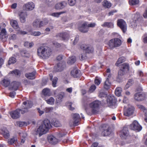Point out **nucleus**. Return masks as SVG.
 <instances>
[{
  "mask_svg": "<svg viewBox=\"0 0 147 147\" xmlns=\"http://www.w3.org/2000/svg\"><path fill=\"white\" fill-rule=\"evenodd\" d=\"M134 110V108L133 107L129 106L127 109H124V115L127 116H131L133 114Z\"/></svg>",
  "mask_w": 147,
  "mask_h": 147,
  "instance_id": "2eb2a0df",
  "label": "nucleus"
},
{
  "mask_svg": "<svg viewBox=\"0 0 147 147\" xmlns=\"http://www.w3.org/2000/svg\"><path fill=\"white\" fill-rule=\"evenodd\" d=\"M107 101L109 106H111L116 103L117 100L114 96L111 95L107 97Z\"/></svg>",
  "mask_w": 147,
  "mask_h": 147,
  "instance_id": "4468645a",
  "label": "nucleus"
},
{
  "mask_svg": "<svg viewBox=\"0 0 147 147\" xmlns=\"http://www.w3.org/2000/svg\"><path fill=\"white\" fill-rule=\"evenodd\" d=\"M64 96V93L63 92H61L57 96V98L61 100L63 97Z\"/></svg>",
  "mask_w": 147,
  "mask_h": 147,
  "instance_id": "864d4df0",
  "label": "nucleus"
},
{
  "mask_svg": "<svg viewBox=\"0 0 147 147\" xmlns=\"http://www.w3.org/2000/svg\"><path fill=\"white\" fill-rule=\"evenodd\" d=\"M16 95V93L14 91L11 92L10 93L9 96L12 98H13Z\"/></svg>",
  "mask_w": 147,
  "mask_h": 147,
  "instance_id": "052dcab7",
  "label": "nucleus"
},
{
  "mask_svg": "<svg viewBox=\"0 0 147 147\" xmlns=\"http://www.w3.org/2000/svg\"><path fill=\"white\" fill-rule=\"evenodd\" d=\"M122 44L121 40L118 38H115L111 39L108 42L107 45L111 49L119 47Z\"/></svg>",
  "mask_w": 147,
  "mask_h": 147,
  "instance_id": "20e7f679",
  "label": "nucleus"
},
{
  "mask_svg": "<svg viewBox=\"0 0 147 147\" xmlns=\"http://www.w3.org/2000/svg\"><path fill=\"white\" fill-rule=\"evenodd\" d=\"M72 117L73 120L70 121V125L71 126H75L78 125L80 119L79 115L77 113H74L72 115Z\"/></svg>",
  "mask_w": 147,
  "mask_h": 147,
  "instance_id": "423d86ee",
  "label": "nucleus"
},
{
  "mask_svg": "<svg viewBox=\"0 0 147 147\" xmlns=\"http://www.w3.org/2000/svg\"><path fill=\"white\" fill-rule=\"evenodd\" d=\"M117 24L122 31L123 33L126 32L127 30V24L122 19H119L117 20Z\"/></svg>",
  "mask_w": 147,
  "mask_h": 147,
  "instance_id": "1a4fd4ad",
  "label": "nucleus"
},
{
  "mask_svg": "<svg viewBox=\"0 0 147 147\" xmlns=\"http://www.w3.org/2000/svg\"><path fill=\"white\" fill-rule=\"evenodd\" d=\"M10 23L12 27L17 30H19L20 29L18 24L16 20H12L11 21Z\"/></svg>",
  "mask_w": 147,
  "mask_h": 147,
  "instance_id": "cd10ccee",
  "label": "nucleus"
},
{
  "mask_svg": "<svg viewBox=\"0 0 147 147\" xmlns=\"http://www.w3.org/2000/svg\"><path fill=\"white\" fill-rule=\"evenodd\" d=\"M2 37L1 39L3 41H5L6 40L7 38L5 29H3L2 30Z\"/></svg>",
  "mask_w": 147,
  "mask_h": 147,
  "instance_id": "2f4dec72",
  "label": "nucleus"
},
{
  "mask_svg": "<svg viewBox=\"0 0 147 147\" xmlns=\"http://www.w3.org/2000/svg\"><path fill=\"white\" fill-rule=\"evenodd\" d=\"M125 60V58L123 57H122L119 58L117 61L115 63L116 66H118L119 64L124 62Z\"/></svg>",
  "mask_w": 147,
  "mask_h": 147,
  "instance_id": "e433bc0d",
  "label": "nucleus"
},
{
  "mask_svg": "<svg viewBox=\"0 0 147 147\" xmlns=\"http://www.w3.org/2000/svg\"><path fill=\"white\" fill-rule=\"evenodd\" d=\"M53 124L55 127H59L61 126L60 123L58 120H56L53 123Z\"/></svg>",
  "mask_w": 147,
  "mask_h": 147,
  "instance_id": "49530a36",
  "label": "nucleus"
},
{
  "mask_svg": "<svg viewBox=\"0 0 147 147\" xmlns=\"http://www.w3.org/2000/svg\"><path fill=\"white\" fill-rule=\"evenodd\" d=\"M38 55L43 59H47L51 54V49L49 47L44 46H40L37 49Z\"/></svg>",
  "mask_w": 147,
  "mask_h": 147,
  "instance_id": "f03ea898",
  "label": "nucleus"
},
{
  "mask_svg": "<svg viewBox=\"0 0 147 147\" xmlns=\"http://www.w3.org/2000/svg\"><path fill=\"white\" fill-rule=\"evenodd\" d=\"M71 76L74 78H77L79 77L80 76L78 71L77 69H73L71 71Z\"/></svg>",
  "mask_w": 147,
  "mask_h": 147,
  "instance_id": "a878e982",
  "label": "nucleus"
},
{
  "mask_svg": "<svg viewBox=\"0 0 147 147\" xmlns=\"http://www.w3.org/2000/svg\"><path fill=\"white\" fill-rule=\"evenodd\" d=\"M45 101L47 104L53 105L54 104L55 99L53 97H51L49 99L46 100Z\"/></svg>",
  "mask_w": 147,
  "mask_h": 147,
  "instance_id": "4c0bfd02",
  "label": "nucleus"
},
{
  "mask_svg": "<svg viewBox=\"0 0 147 147\" xmlns=\"http://www.w3.org/2000/svg\"><path fill=\"white\" fill-rule=\"evenodd\" d=\"M72 89L73 88L72 87L68 88L66 89V91L69 93H71L72 92Z\"/></svg>",
  "mask_w": 147,
  "mask_h": 147,
  "instance_id": "e2e57ef3",
  "label": "nucleus"
},
{
  "mask_svg": "<svg viewBox=\"0 0 147 147\" xmlns=\"http://www.w3.org/2000/svg\"><path fill=\"white\" fill-rule=\"evenodd\" d=\"M65 13V11L61 12H59L53 13L51 14V16L56 17H59V16L61 14Z\"/></svg>",
  "mask_w": 147,
  "mask_h": 147,
  "instance_id": "79ce46f5",
  "label": "nucleus"
},
{
  "mask_svg": "<svg viewBox=\"0 0 147 147\" xmlns=\"http://www.w3.org/2000/svg\"><path fill=\"white\" fill-rule=\"evenodd\" d=\"M17 36L16 34H11L9 37V39L10 40H14L17 38Z\"/></svg>",
  "mask_w": 147,
  "mask_h": 147,
  "instance_id": "c03bdc74",
  "label": "nucleus"
},
{
  "mask_svg": "<svg viewBox=\"0 0 147 147\" xmlns=\"http://www.w3.org/2000/svg\"><path fill=\"white\" fill-rule=\"evenodd\" d=\"M143 38V42L144 43H147V34H145L142 36Z\"/></svg>",
  "mask_w": 147,
  "mask_h": 147,
  "instance_id": "13d9d810",
  "label": "nucleus"
},
{
  "mask_svg": "<svg viewBox=\"0 0 147 147\" xmlns=\"http://www.w3.org/2000/svg\"><path fill=\"white\" fill-rule=\"evenodd\" d=\"M35 72L34 71L31 73H26L25 75V77L28 79L30 80H33L35 78Z\"/></svg>",
  "mask_w": 147,
  "mask_h": 147,
  "instance_id": "393cba45",
  "label": "nucleus"
},
{
  "mask_svg": "<svg viewBox=\"0 0 147 147\" xmlns=\"http://www.w3.org/2000/svg\"><path fill=\"white\" fill-rule=\"evenodd\" d=\"M80 47L81 49L85 51L86 53H92L94 51L93 48L90 46H88L85 44H83L81 45Z\"/></svg>",
  "mask_w": 147,
  "mask_h": 147,
  "instance_id": "f8f14e48",
  "label": "nucleus"
},
{
  "mask_svg": "<svg viewBox=\"0 0 147 147\" xmlns=\"http://www.w3.org/2000/svg\"><path fill=\"white\" fill-rule=\"evenodd\" d=\"M76 58L75 56H72L69 57L67 61V63L69 64H72L74 63L76 61Z\"/></svg>",
  "mask_w": 147,
  "mask_h": 147,
  "instance_id": "473e14b6",
  "label": "nucleus"
},
{
  "mask_svg": "<svg viewBox=\"0 0 147 147\" xmlns=\"http://www.w3.org/2000/svg\"><path fill=\"white\" fill-rule=\"evenodd\" d=\"M22 55L25 57H28L29 56V55L27 53V52L26 51H22L21 53Z\"/></svg>",
  "mask_w": 147,
  "mask_h": 147,
  "instance_id": "bf43d9fd",
  "label": "nucleus"
},
{
  "mask_svg": "<svg viewBox=\"0 0 147 147\" xmlns=\"http://www.w3.org/2000/svg\"><path fill=\"white\" fill-rule=\"evenodd\" d=\"M79 40V37L78 36H76L74 40V42L73 43V44L74 45H75L77 43V42Z\"/></svg>",
  "mask_w": 147,
  "mask_h": 147,
  "instance_id": "680f3d73",
  "label": "nucleus"
},
{
  "mask_svg": "<svg viewBox=\"0 0 147 147\" xmlns=\"http://www.w3.org/2000/svg\"><path fill=\"white\" fill-rule=\"evenodd\" d=\"M134 83L132 79H130L127 82V83L129 84V85L131 86L132 84L133 83Z\"/></svg>",
  "mask_w": 147,
  "mask_h": 147,
  "instance_id": "69168bd1",
  "label": "nucleus"
},
{
  "mask_svg": "<svg viewBox=\"0 0 147 147\" xmlns=\"http://www.w3.org/2000/svg\"><path fill=\"white\" fill-rule=\"evenodd\" d=\"M37 110L38 111V113H39L40 116H41L44 113V111L40 110L39 108H38Z\"/></svg>",
  "mask_w": 147,
  "mask_h": 147,
  "instance_id": "338daca9",
  "label": "nucleus"
},
{
  "mask_svg": "<svg viewBox=\"0 0 147 147\" xmlns=\"http://www.w3.org/2000/svg\"><path fill=\"white\" fill-rule=\"evenodd\" d=\"M65 66V63L60 62L58 63L56 68V71H61L64 69Z\"/></svg>",
  "mask_w": 147,
  "mask_h": 147,
  "instance_id": "4be33fe9",
  "label": "nucleus"
},
{
  "mask_svg": "<svg viewBox=\"0 0 147 147\" xmlns=\"http://www.w3.org/2000/svg\"><path fill=\"white\" fill-rule=\"evenodd\" d=\"M33 104L31 101H27L23 102L22 106V109H18L16 110L12 111L10 113L11 117L13 119H17L20 116V113L24 114L28 111V109L32 106Z\"/></svg>",
  "mask_w": 147,
  "mask_h": 147,
  "instance_id": "f257e3e1",
  "label": "nucleus"
},
{
  "mask_svg": "<svg viewBox=\"0 0 147 147\" xmlns=\"http://www.w3.org/2000/svg\"><path fill=\"white\" fill-rule=\"evenodd\" d=\"M68 3L70 6H73L76 3V0H68Z\"/></svg>",
  "mask_w": 147,
  "mask_h": 147,
  "instance_id": "09e8293b",
  "label": "nucleus"
},
{
  "mask_svg": "<svg viewBox=\"0 0 147 147\" xmlns=\"http://www.w3.org/2000/svg\"><path fill=\"white\" fill-rule=\"evenodd\" d=\"M48 23L47 20L40 21V20H35L33 23V26L34 28H40L47 24Z\"/></svg>",
  "mask_w": 147,
  "mask_h": 147,
  "instance_id": "0eeeda50",
  "label": "nucleus"
},
{
  "mask_svg": "<svg viewBox=\"0 0 147 147\" xmlns=\"http://www.w3.org/2000/svg\"><path fill=\"white\" fill-rule=\"evenodd\" d=\"M10 84V81L7 79H4L3 80V85L5 87H7Z\"/></svg>",
  "mask_w": 147,
  "mask_h": 147,
  "instance_id": "a19ab883",
  "label": "nucleus"
},
{
  "mask_svg": "<svg viewBox=\"0 0 147 147\" xmlns=\"http://www.w3.org/2000/svg\"><path fill=\"white\" fill-rule=\"evenodd\" d=\"M16 62V59L15 58L12 57L10 58L9 60L8 63L9 64H13Z\"/></svg>",
  "mask_w": 147,
  "mask_h": 147,
  "instance_id": "de8ad7c7",
  "label": "nucleus"
},
{
  "mask_svg": "<svg viewBox=\"0 0 147 147\" xmlns=\"http://www.w3.org/2000/svg\"><path fill=\"white\" fill-rule=\"evenodd\" d=\"M102 128L103 131L102 132V135L104 136H108L109 135L111 131H110V128L108 126V125L104 124L102 126Z\"/></svg>",
  "mask_w": 147,
  "mask_h": 147,
  "instance_id": "9b49d317",
  "label": "nucleus"
},
{
  "mask_svg": "<svg viewBox=\"0 0 147 147\" xmlns=\"http://www.w3.org/2000/svg\"><path fill=\"white\" fill-rule=\"evenodd\" d=\"M66 5L67 3L65 1L57 3L55 6V9H61L64 8Z\"/></svg>",
  "mask_w": 147,
  "mask_h": 147,
  "instance_id": "5701e85b",
  "label": "nucleus"
},
{
  "mask_svg": "<svg viewBox=\"0 0 147 147\" xmlns=\"http://www.w3.org/2000/svg\"><path fill=\"white\" fill-rule=\"evenodd\" d=\"M16 124L17 126L19 127L26 126L27 125V123L24 121H17Z\"/></svg>",
  "mask_w": 147,
  "mask_h": 147,
  "instance_id": "58836bf2",
  "label": "nucleus"
},
{
  "mask_svg": "<svg viewBox=\"0 0 147 147\" xmlns=\"http://www.w3.org/2000/svg\"><path fill=\"white\" fill-rule=\"evenodd\" d=\"M41 33L39 31L38 32H31V34L32 35L38 36L40 35L41 34Z\"/></svg>",
  "mask_w": 147,
  "mask_h": 147,
  "instance_id": "4d7b16f0",
  "label": "nucleus"
},
{
  "mask_svg": "<svg viewBox=\"0 0 147 147\" xmlns=\"http://www.w3.org/2000/svg\"><path fill=\"white\" fill-rule=\"evenodd\" d=\"M130 128L131 130L135 131L136 132H139L142 129V127L140 125L138 122L134 121L133 122L130 124Z\"/></svg>",
  "mask_w": 147,
  "mask_h": 147,
  "instance_id": "6e6552de",
  "label": "nucleus"
},
{
  "mask_svg": "<svg viewBox=\"0 0 147 147\" xmlns=\"http://www.w3.org/2000/svg\"><path fill=\"white\" fill-rule=\"evenodd\" d=\"M129 70V66L127 64L123 63L122 64L121 69L118 71V74L121 76L123 75Z\"/></svg>",
  "mask_w": 147,
  "mask_h": 147,
  "instance_id": "ddd939ff",
  "label": "nucleus"
},
{
  "mask_svg": "<svg viewBox=\"0 0 147 147\" xmlns=\"http://www.w3.org/2000/svg\"><path fill=\"white\" fill-rule=\"evenodd\" d=\"M20 85V83L19 82L14 81L11 83L9 89L11 90H16Z\"/></svg>",
  "mask_w": 147,
  "mask_h": 147,
  "instance_id": "412c9836",
  "label": "nucleus"
},
{
  "mask_svg": "<svg viewBox=\"0 0 147 147\" xmlns=\"http://www.w3.org/2000/svg\"><path fill=\"white\" fill-rule=\"evenodd\" d=\"M17 140V139L16 138H13L10 139H9L8 141V143L9 144H12L14 143H15Z\"/></svg>",
  "mask_w": 147,
  "mask_h": 147,
  "instance_id": "37998d69",
  "label": "nucleus"
},
{
  "mask_svg": "<svg viewBox=\"0 0 147 147\" xmlns=\"http://www.w3.org/2000/svg\"><path fill=\"white\" fill-rule=\"evenodd\" d=\"M51 127L49 120L45 119L42 124L37 129V132L40 136L42 135L46 134Z\"/></svg>",
  "mask_w": 147,
  "mask_h": 147,
  "instance_id": "7ed1b4c3",
  "label": "nucleus"
},
{
  "mask_svg": "<svg viewBox=\"0 0 147 147\" xmlns=\"http://www.w3.org/2000/svg\"><path fill=\"white\" fill-rule=\"evenodd\" d=\"M42 92L45 96H49L51 95L50 90L49 89L45 88L42 90Z\"/></svg>",
  "mask_w": 147,
  "mask_h": 147,
  "instance_id": "c9c22d12",
  "label": "nucleus"
},
{
  "mask_svg": "<svg viewBox=\"0 0 147 147\" xmlns=\"http://www.w3.org/2000/svg\"><path fill=\"white\" fill-rule=\"evenodd\" d=\"M102 5L105 8H109L111 7V4L107 1L105 0L102 2Z\"/></svg>",
  "mask_w": 147,
  "mask_h": 147,
  "instance_id": "f704fd0d",
  "label": "nucleus"
},
{
  "mask_svg": "<svg viewBox=\"0 0 147 147\" xmlns=\"http://www.w3.org/2000/svg\"><path fill=\"white\" fill-rule=\"evenodd\" d=\"M88 22H85L83 23L81 26L79 27V30L81 32L86 33L88 32L89 28H93L96 26V24L94 23L88 24Z\"/></svg>",
  "mask_w": 147,
  "mask_h": 147,
  "instance_id": "39448f33",
  "label": "nucleus"
},
{
  "mask_svg": "<svg viewBox=\"0 0 147 147\" xmlns=\"http://www.w3.org/2000/svg\"><path fill=\"white\" fill-rule=\"evenodd\" d=\"M2 134L3 137L6 139L8 138L10 136L9 131L5 127H3L2 129Z\"/></svg>",
  "mask_w": 147,
  "mask_h": 147,
  "instance_id": "b1692460",
  "label": "nucleus"
},
{
  "mask_svg": "<svg viewBox=\"0 0 147 147\" xmlns=\"http://www.w3.org/2000/svg\"><path fill=\"white\" fill-rule=\"evenodd\" d=\"M35 5L32 2H28L24 5L23 7L26 11H31L35 8Z\"/></svg>",
  "mask_w": 147,
  "mask_h": 147,
  "instance_id": "dca6fc26",
  "label": "nucleus"
},
{
  "mask_svg": "<svg viewBox=\"0 0 147 147\" xmlns=\"http://www.w3.org/2000/svg\"><path fill=\"white\" fill-rule=\"evenodd\" d=\"M100 83V81L98 79H96L95 80V83L97 85H99Z\"/></svg>",
  "mask_w": 147,
  "mask_h": 147,
  "instance_id": "0e129e2a",
  "label": "nucleus"
},
{
  "mask_svg": "<svg viewBox=\"0 0 147 147\" xmlns=\"http://www.w3.org/2000/svg\"><path fill=\"white\" fill-rule=\"evenodd\" d=\"M10 73L12 74L13 76L16 77H19L21 75V72L20 71L17 69H16L13 71H11Z\"/></svg>",
  "mask_w": 147,
  "mask_h": 147,
  "instance_id": "c85d7f7f",
  "label": "nucleus"
},
{
  "mask_svg": "<svg viewBox=\"0 0 147 147\" xmlns=\"http://www.w3.org/2000/svg\"><path fill=\"white\" fill-rule=\"evenodd\" d=\"M19 135L21 138L25 139L27 136V134L26 132L24 131L19 133Z\"/></svg>",
  "mask_w": 147,
  "mask_h": 147,
  "instance_id": "a18cd8bd",
  "label": "nucleus"
},
{
  "mask_svg": "<svg viewBox=\"0 0 147 147\" xmlns=\"http://www.w3.org/2000/svg\"><path fill=\"white\" fill-rule=\"evenodd\" d=\"M20 22L24 23L26 22V18L27 17V14L26 12H22L19 15Z\"/></svg>",
  "mask_w": 147,
  "mask_h": 147,
  "instance_id": "bb28decb",
  "label": "nucleus"
},
{
  "mask_svg": "<svg viewBox=\"0 0 147 147\" xmlns=\"http://www.w3.org/2000/svg\"><path fill=\"white\" fill-rule=\"evenodd\" d=\"M135 99L137 101H141L145 98V96L144 94L140 93H137L134 95Z\"/></svg>",
  "mask_w": 147,
  "mask_h": 147,
  "instance_id": "f3484780",
  "label": "nucleus"
},
{
  "mask_svg": "<svg viewBox=\"0 0 147 147\" xmlns=\"http://www.w3.org/2000/svg\"><path fill=\"white\" fill-rule=\"evenodd\" d=\"M111 84V83L109 82V78H107L104 83V88L108 90L110 88Z\"/></svg>",
  "mask_w": 147,
  "mask_h": 147,
  "instance_id": "c756f323",
  "label": "nucleus"
},
{
  "mask_svg": "<svg viewBox=\"0 0 147 147\" xmlns=\"http://www.w3.org/2000/svg\"><path fill=\"white\" fill-rule=\"evenodd\" d=\"M129 135V131L127 127H124L123 129L120 132V137L123 138H125L126 137Z\"/></svg>",
  "mask_w": 147,
  "mask_h": 147,
  "instance_id": "6ab92c4d",
  "label": "nucleus"
},
{
  "mask_svg": "<svg viewBox=\"0 0 147 147\" xmlns=\"http://www.w3.org/2000/svg\"><path fill=\"white\" fill-rule=\"evenodd\" d=\"M137 107L138 108L143 111L144 112H146V109L142 105L138 104L137 105Z\"/></svg>",
  "mask_w": 147,
  "mask_h": 147,
  "instance_id": "8fccbe9b",
  "label": "nucleus"
},
{
  "mask_svg": "<svg viewBox=\"0 0 147 147\" xmlns=\"http://www.w3.org/2000/svg\"><path fill=\"white\" fill-rule=\"evenodd\" d=\"M100 103V101L98 100H96L90 104V107L92 109V112L93 113L96 112V110L95 109L98 108Z\"/></svg>",
  "mask_w": 147,
  "mask_h": 147,
  "instance_id": "9d476101",
  "label": "nucleus"
},
{
  "mask_svg": "<svg viewBox=\"0 0 147 147\" xmlns=\"http://www.w3.org/2000/svg\"><path fill=\"white\" fill-rule=\"evenodd\" d=\"M86 53H82L79 56L80 59L81 60H84L86 58Z\"/></svg>",
  "mask_w": 147,
  "mask_h": 147,
  "instance_id": "603ef678",
  "label": "nucleus"
},
{
  "mask_svg": "<svg viewBox=\"0 0 147 147\" xmlns=\"http://www.w3.org/2000/svg\"><path fill=\"white\" fill-rule=\"evenodd\" d=\"M47 139L48 142L53 144H57L58 141V139L53 135L49 136Z\"/></svg>",
  "mask_w": 147,
  "mask_h": 147,
  "instance_id": "aec40b11",
  "label": "nucleus"
},
{
  "mask_svg": "<svg viewBox=\"0 0 147 147\" xmlns=\"http://www.w3.org/2000/svg\"><path fill=\"white\" fill-rule=\"evenodd\" d=\"M102 27H107L108 28H112L114 27V24L112 22H105L102 25Z\"/></svg>",
  "mask_w": 147,
  "mask_h": 147,
  "instance_id": "7c9ffc66",
  "label": "nucleus"
},
{
  "mask_svg": "<svg viewBox=\"0 0 147 147\" xmlns=\"http://www.w3.org/2000/svg\"><path fill=\"white\" fill-rule=\"evenodd\" d=\"M122 88L121 87H117L115 90V94L117 96H119L121 95Z\"/></svg>",
  "mask_w": 147,
  "mask_h": 147,
  "instance_id": "72a5a7b5",
  "label": "nucleus"
},
{
  "mask_svg": "<svg viewBox=\"0 0 147 147\" xmlns=\"http://www.w3.org/2000/svg\"><path fill=\"white\" fill-rule=\"evenodd\" d=\"M53 108L52 107H46L45 109V112L46 113L51 112L53 110Z\"/></svg>",
  "mask_w": 147,
  "mask_h": 147,
  "instance_id": "5fc2aeb1",
  "label": "nucleus"
},
{
  "mask_svg": "<svg viewBox=\"0 0 147 147\" xmlns=\"http://www.w3.org/2000/svg\"><path fill=\"white\" fill-rule=\"evenodd\" d=\"M58 80V78L57 77H54L52 80V85L54 87H56V84Z\"/></svg>",
  "mask_w": 147,
  "mask_h": 147,
  "instance_id": "3c124183",
  "label": "nucleus"
},
{
  "mask_svg": "<svg viewBox=\"0 0 147 147\" xmlns=\"http://www.w3.org/2000/svg\"><path fill=\"white\" fill-rule=\"evenodd\" d=\"M96 86L95 85H92L90 87L89 92L90 93H92L96 89Z\"/></svg>",
  "mask_w": 147,
  "mask_h": 147,
  "instance_id": "6e6d98bb",
  "label": "nucleus"
},
{
  "mask_svg": "<svg viewBox=\"0 0 147 147\" xmlns=\"http://www.w3.org/2000/svg\"><path fill=\"white\" fill-rule=\"evenodd\" d=\"M129 3L130 5H135L139 3V0H129Z\"/></svg>",
  "mask_w": 147,
  "mask_h": 147,
  "instance_id": "ea45409f",
  "label": "nucleus"
},
{
  "mask_svg": "<svg viewBox=\"0 0 147 147\" xmlns=\"http://www.w3.org/2000/svg\"><path fill=\"white\" fill-rule=\"evenodd\" d=\"M57 37H59L61 38L63 40H67L69 38V32H67L60 33L57 35Z\"/></svg>",
  "mask_w": 147,
  "mask_h": 147,
  "instance_id": "a211bd4d",
  "label": "nucleus"
},
{
  "mask_svg": "<svg viewBox=\"0 0 147 147\" xmlns=\"http://www.w3.org/2000/svg\"><path fill=\"white\" fill-rule=\"evenodd\" d=\"M62 59V56L61 55H59L57 57L56 60L58 61H60Z\"/></svg>",
  "mask_w": 147,
  "mask_h": 147,
  "instance_id": "774afa93",
  "label": "nucleus"
}]
</instances>
